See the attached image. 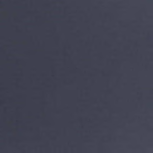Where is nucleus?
I'll list each match as a JSON object with an SVG mask.
<instances>
[{"label":"nucleus","mask_w":153,"mask_h":153,"mask_svg":"<svg viewBox=\"0 0 153 153\" xmlns=\"http://www.w3.org/2000/svg\"><path fill=\"white\" fill-rule=\"evenodd\" d=\"M14 124V125H15V124Z\"/></svg>","instance_id":"1"},{"label":"nucleus","mask_w":153,"mask_h":153,"mask_svg":"<svg viewBox=\"0 0 153 153\" xmlns=\"http://www.w3.org/2000/svg\"><path fill=\"white\" fill-rule=\"evenodd\" d=\"M81 124V125H82V124Z\"/></svg>","instance_id":"2"},{"label":"nucleus","mask_w":153,"mask_h":153,"mask_svg":"<svg viewBox=\"0 0 153 153\" xmlns=\"http://www.w3.org/2000/svg\"><path fill=\"white\" fill-rule=\"evenodd\" d=\"M94 124V125H95V124Z\"/></svg>","instance_id":"3"},{"label":"nucleus","mask_w":153,"mask_h":153,"mask_svg":"<svg viewBox=\"0 0 153 153\" xmlns=\"http://www.w3.org/2000/svg\"><path fill=\"white\" fill-rule=\"evenodd\" d=\"M113 124V125H114V124Z\"/></svg>","instance_id":"4"},{"label":"nucleus","mask_w":153,"mask_h":153,"mask_svg":"<svg viewBox=\"0 0 153 153\" xmlns=\"http://www.w3.org/2000/svg\"><path fill=\"white\" fill-rule=\"evenodd\" d=\"M142 124V125H143V124Z\"/></svg>","instance_id":"5"},{"label":"nucleus","mask_w":153,"mask_h":153,"mask_svg":"<svg viewBox=\"0 0 153 153\" xmlns=\"http://www.w3.org/2000/svg\"><path fill=\"white\" fill-rule=\"evenodd\" d=\"M15 125V126H16V125Z\"/></svg>","instance_id":"6"},{"label":"nucleus","mask_w":153,"mask_h":153,"mask_svg":"<svg viewBox=\"0 0 153 153\" xmlns=\"http://www.w3.org/2000/svg\"><path fill=\"white\" fill-rule=\"evenodd\" d=\"M81 125V126H82V125Z\"/></svg>","instance_id":"7"},{"label":"nucleus","mask_w":153,"mask_h":153,"mask_svg":"<svg viewBox=\"0 0 153 153\" xmlns=\"http://www.w3.org/2000/svg\"><path fill=\"white\" fill-rule=\"evenodd\" d=\"M94 125V126L95 125Z\"/></svg>","instance_id":"8"},{"label":"nucleus","mask_w":153,"mask_h":153,"mask_svg":"<svg viewBox=\"0 0 153 153\" xmlns=\"http://www.w3.org/2000/svg\"><path fill=\"white\" fill-rule=\"evenodd\" d=\"M123 125V126H124V125Z\"/></svg>","instance_id":"9"},{"label":"nucleus","mask_w":153,"mask_h":153,"mask_svg":"<svg viewBox=\"0 0 153 153\" xmlns=\"http://www.w3.org/2000/svg\"><path fill=\"white\" fill-rule=\"evenodd\" d=\"M143 125H141V126H142Z\"/></svg>","instance_id":"10"}]
</instances>
